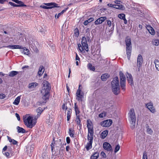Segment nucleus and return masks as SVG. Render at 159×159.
Listing matches in <instances>:
<instances>
[{
  "instance_id": "f257e3e1",
  "label": "nucleus",
  "mask_w": 159,
  "mask_h": 159,
  "mask_svg": "<svg viewBox=\"0 0 159 159\" xmlns=\"http://www.w3.org/2000/svg\"><path fill=\"white\" fill-rule=\"evenodd\" d=\"M51 87L50 83L47 81H44L43 83V88L41 92L43 95L42 98L44 100L43 102L40 101L41 104L46 102V100L48 99L50 96V91Z\"/></svg>"
},
{
  "instance_id": "f03ea898",
  "label": "nucleus",
  "mask_w": 159,
  "mask_h": 159,
  "mask_svg": "<svg viewBox=\"0 0 159 159\" xmlns=\"http://www.w3.org/2000/svg\"><path fill=\"white\" fill-rule=\"evenodd\" d=\"M112 89L113 93L118 95L120 93V85L119 81L117 77H115L111 83Z\"/></svg>"
},
{
  "instance_id": "7ed1b4c3",
  "label": "nucleus",
  "mask_w": 159,
  "mask_h": 159,
  "mask_svg": "<svg viewBox=\"0 0 159 159\" xmlns=\"http://www.w3.org/2000/svg\"><path fill=\"white\" fill-rule=\"evenodd\" d=\"M24 122L26 126L29 128H32L35 124V123L33 122V118L27 114L23 117Z\"/></svg>"
},
{
  "instance_id": "20e7f679",
  "label": "nucleus",
  "mask_w": 159,
  "mask_h": 159,
  "mask_svg": "<svg viewBox=\"0 0 159 159\" xmlns=\"http://www.w3.org/2000/svg\"><path fill=\"white\" fill-rule=\"evenodd\" d=\"M7 48H11L12 49H23V52L25 55H28L30 53V52L25 47H23L22 46L18 45H10L7 46H4Z\"/></svg>"
},
{
  "instance_id": "39448f33",
  "label": "nucleus",
  "mask_w": 159,
  "mask_h": 159,
  "mask_svg": "<svg viewBox=\"0 0 159 159\" xmlns=\"http://www.w3.org/2000/svg\"><path fill=\"white\" fill-rule=\"evenodd\" d=\"M120 86L122 89L125 90V77L122 72H120Z\"/></svg>"
},
{
  "instance_id": "423d86ee",
  "label": "nucleus",
  "mask_w": 159,
  "mask_h": 159,
  "mask_svg": "<svg viewBox=\"0 0 159 159\" xmlns=\"http://www.w3.org/2000/svg\"><path fill=\"white\" fill-rule=\"evenodd\" d=\"M47 6L44 5H41L40 7L44 9H51L54 7H59L57 6V4L55 2H51L45 3Z\"/></svg>"
},
{
  "instance_id": "0eeeda50",
  "label": "nucleus",
  "mask_w": 159,
  "mask_h": 159,
  "mask_svg": "<svg viewBox=\"0 0 159 159\" xmlns=\"http://www.w3.org/2000/svg\"><path fill=\"white\" fill-rule=\"evenodd\" d=\"M80 85H79V89L77 90L76 92V99L78 101H80L82 102L83 101L82 99L84 98V93L81 91V90L80 89Z\"/></svg>"
},
{
  "instance_id": "6e6552de",
  "label": "nucleus",
  "mask_w": 159,
  "mask_h": 159,
  "mask_svg": "<svg viewBox=\"0 0 159 159\" xmlns=\"http://www.w3.org/2000/svg\"><path fill=\"white\" fill-rule=\"evenodd\" d=\"M93 136V135H89V134H88V140L89 141V142L88 143L87 145L86 146V148L87 150H89L92 147Z\"/></svg>"
},
{
  "instance_id": "1a4fd4ad",
  "label": "nucleus",
  "mask_w": 159,
  "mask_h": 159,
  "mask_svg": "<svg viewBox=\"0 0 159 159\" xmlns=\"http://www.w3.org/2000/svg\"><path fill=\"white\" fill-rule=\"evenodd\" d=\"M129 120L130 121H136V116L134 110L131 109L130 110L129 113Z\"/></svg>"
},
{
  "instance_id": "9d476101",
  "label": "nucleus",
  "mask_w": 159,
  "mask_h": 159,
  "mask_svg": "<svg viewBox=\"0 0 159 159\" xmlns=\"http://www.w3.org/2000/svg\"><path fill=\"white\" fill-rule=\"evenodd\" d=\"M92 122L90 120H88L87 122V127L88 129V134L89 135H93V126L91 125Z\"/></svg>"
},
{
  "instance_id": "9b49d317",
  "label": "nucleus",
  "mask_w": 159,
  "mask_h": 159,
  "mask_svg": "<svg viewBox=\"0 0 159 159\" xmlns=\"http://www.w3.org/2000/svg\"><path fill=\"white\" fill-rule=\"evenodd\" d=\"M112 123V120L111 119H109L107 120L101 122L100 124L103 127H109L111 125Z\"/></svg>"
},
{
  "instance_id": "f8f14e48",
  "label": "nucleus",
  "mask_w": 159,
  "mask_h": 159,
  "mask_svg": "<svg viewBox=\"0 0 159 159\" xmlns=\"http://www.w3.org/2000/svg\"><path fill=\"white\" fill-rule=\"evenodd\" d=\"M82 46L84 49L87 52L89 51L88 45L87 43L86 38L85 37H83L82 38L81 41Z\"/></svg>"
},
{
  "instance_id": "ddd939ff",
  "label": "nucleus",
  "mask_w": 159,
  "mask_h": 159,
  "mask_svg": "<svg viewBox=\"0 0 159 159\" xmlns=\"http://www.w3.org/2000/svg\"><path fill=\"white\" fill-rule=\"evenodd\" d=\"M103 148L107 151L112 152L113 150L111 146L108 143L105 142L103 143Z\"/></svg>"
},
{
  "instance_id": "4468645a",
  "label": "nucleus",
  "mask_w": 159,
  "mask_h": 159,
  "mask_svg": "<svg viewBox=\"0 0 159 159\" xmlns=\"http://www.w3.org/2000/svg\"><path fill=\"white\" fill-rule=\"evenodd\" d=\"M125 42L126 45V49L132 48L131 40L129 37L127 36L126 37Z\"/></svg>"
},
{
  "instance_id": "2eb2a0df",
  "label": "nucleus",
  "mask_w": 159,
  "mask_h": 159,
  "mask_svg": "<svg viewBox=\"0 0 159 159\" xmlns=\"http://www.w3.org/2000/svg\"><path fill=\"white\" fill-rule=\"evenodd\" d=\"M107 19L106 17H102L97 19L94 22L95 25H98L102 24Z\"/></svg>"
},
{
  "instance_id": "dca6fc26",
  "label": "nucleus",
  "mask_w": 159,
  "mask_h": 159,
  "mask_svg": "<svg viewBox=\"0 0 159 159\" xmlns=\"http://www.w3.org/2000/svg\"><path fill=\"white\" fill-rule=\"evenodd\" d=\"M126 76L127 79V80L129 82V83L131 85L133 84V81L132 77L131 75L128 73L126 74Z\"/></svg>"
},
{
  "instance_id": "f3484780",
  "label": "nucleus",
  "mask_w": 159,
  "mask_h": 159,
  "mask_svg": "<svg viewBox=\"0 0 159 159\" xmlns=\"http://www.w3.org/2000/svg\"><path fill=\"white\" fill-rule=\"evenodd\" d=\"M146 28L148 31L149 33L152 35H154L155 34V31L153 28L150 25H147L146 26Z\"/></svg>"
},
{
  "instance_id": "a211bd4d",
  "label": "nucleus",
  "mask_w": 159,
  "mask_h": 159,
  "mask_svg": "<svg viewBox=\"0 0 159 159\" xmlns=\"http://www.w3.org/2000/svg\"><path fill=\"white\" fill-rule=\"evenodd\" d=\"M143 59L141 55L139 54L137 58V64L138 66L140 67L142 65L143 63Z\"/></svg>"
},
{
  "instance_id": "6ab92c4d",
  "label": "nucleus",
  "mask_w": 159,
  "mask_h": 159,
  "mask_svg": "<svg viewBox=\"0 0 159 159\" xmlns=\"http://www.w3.org/2000/svg\"><path fill=\"white\" fill-rule=\"evenodd\" d=\"M12 1L16 2L17 4V7H26V5L24 4V3L18 0H11Z\"/></svg>"
},
{
  "instance_id": "aec40b11",
  "label": "nucleus",
  "mask_w": 159,
  "mask_h": 159,
  "mask_svg": "<svg viewBox=\"0 0 159 159\" xmlns=\"http://www.w3.org/2000/svg\"><path fill=\"white\" fill-rule=\"evenodd\" d=\"M147 107L152 112L154 113L155 111V109H154L153 104L151 103H149L147 104Z\"/></svg>"
},
{
  "instance_id": "412c9836",
  "label": "nucleus",
  "mask_w": 159,
  "mask_h": 159,
  "mask_svg": "<svg viewBox=\"0 0 159 159\" xmlns=\"http://www.w3.org/2000/svg\"><path fill=\"white\" fill-rule=\"evenodd\" d=\"M110 77V75L107 73L102 74L101 76V79L103 81H105Z\"/></svg>"
},
{
  "instance_id": "4be33fe9",
  "label": "nucleus",
  "mask_w": 159,
  "mask_h": 159,
  "mask_svg": "<svg viewBox=\"0 0 159 159\" xmlns=\"http://www.w3.org/2000/svg\"><path fill=\"white\" fill-rule=\"evenodd\" d=\"M114 3H115V4H115V5H117L119 6L120 5H121L122 6V7H120L119 8H116V9H122V10L124 9V7L121 4L122 3L120 1H115L114 2Z\"/></svg>"
},
{
  "instance_id": "5701e85b",
  "label": "nucleus",
  "mask_w": 159,
  "mask_h": 159,
  "mask_svg": "<svg viewBox=\"0 0 159 159\" xmlns=\"http://www.w3.org/2000/svg\"><path fill=\"white\" fill-rule=\"evenodd\" d=\"M18 74H21V72L15 71H13L11 72L10 73L9 75L10 76L13 77V76H14L17 75Z\"/></svg>"
},
{
  "instance_id": "b1692460",
  "label": "nucleus",
  "mask_w": 159,
  "mask_h": 159,
  "mask_svg": "<svg viewBox=\"0 0 159 159\" xmlns=\"http://www.w3.org/2000/svg\"><path fill=\"white\" fill-rule=\"evenodd\" d=\"M66 113L67 120L69 121L70 118V117L71 114V108H69L68 110H67Z\"/></svg>"
},
{
  "instance_id": "393cba45",
  "label": "nucleus",
  "mask_w": 159,
  "mask_h": 159,
  "mask_svg": "<svg viewBox=\"0 0 159 159\" xmlns=\"http://www.w3.org/2000/svg\"><path fill=\"white\" fill-rule=\"evenodd\" d=\"M132 48H127L126 49V52L127 57L128 60L130 59L131 52Z\"/></svg>"
},
{
  "instance_id": "a878e982",
  "label": "nucleus",
  "mask_w": 159,
  "mask_h": 159,
  "mask_svg": "<svg viewBox=\"0 0 159 159\" xmlns=\"http://www.w3.org/2000/svg\"><path fill=\"white\" fill-rule=\"evenodd\" d=\"M17 131L19 133H24L26 132L25 130L23 128L20 127L19 126H17Z\"/></svg>"
},
{
  "instance_id": "bb28decb",
  "label": "nucleus",
  "mask_w": 159,
  "mask_h": 159,
  "mask_svg": "<svg viewBox=\"0 0 159 159\" xmlns=\"http://www.w3.org/2000/svg\"><path fill=\"white\" fill-rule=\"evenodd\" d=\"M99 153L96 152L93 154L91 157V159H97L98 158L99 156Z\"/></svg>"
},
{
  "instance_id": "cd10ccee",
  "label": "nucleus",
  "mask_w": 159,
  "mask_h": 159,
  "mask_svg": "<svg viewBox=\"0 0 159 159\" xmlns=\"http://www.w3.org/2000/svg\"><path fill=\"white\" fill-rule=\"evenodd\" d=\"M108 131L105 130L103 131L101 134V137L102 139H104L107 135Z\"/></svg>"
},
{
  "instance_id": "c85d7f7f",
  "label": "nucleus",
  "mask_w": 159,
  "mask_h": 159,
  "mask_svg": "<svg viewBox=\"0 0 159 159\" xmlns=\"http://www.w3.org/2000/svg\"><path fill=\"white\" fill-rule=\"evenodd\" d=\"M43 69V67L42 66H41L39 68L38 74L40 76H41L43 74L44 72V70H43V71H42Z\"/></svg>"
},
{
  "instance_id": "c756f323",
  "label": "nucleus",
  "mask_w": 159,
  "mask_h": 159,
  "mask_svg": "<svg viewBox=\"0 0 159 159\" xmlns=\"http://www.w3.org/2000/svg\"><path fill=\"white\" fill-rule=\"evenodd\" d=\"M155 66L156 69L158 70H159V60L157 59H156L154 61Z\"/></svg>"
},
{
  "instance_id": "7c9ffc66",
  "label": "nucleus",
  "mask_w": 159,
  "mask_h": 159,
  "mask_svg": "<svg viewBox=\"0 0 159 159\" xmlns=\"http://www.w3.org/2000/svg\"><path fill=\"white\" fill-rule=\"evenodd\" d=\"M8 139L10 142H11L13 144H17V142L13 139H11L8 136H7Z\"/></svg>"
},
{
  "instance_id": "2f4dec72",
  "label": "nucleus",
  "mask_w": 159,
  "mask_h": 159,
  "mask_svg": "<svg viewBox=\"0 0 159 159\" xmlns=\"http://www.w3.org/2000/svg\"><path fill=\"white\" fill-rule=\"evenodd\" d=\"M38 85V84L36 83H32L29 84V88H32L36 87Z\"/></svg>"
},
{
  "instance_id": "473e14b6",
  "label": "nucleus",
  "mask_w": 159,
  "mask_h": 159,
  "mask_svg": "<svg viewBox=\"0 0 159 159\" xmlns=\"http://www.w3.org/2000/svg\"><path fill=\"white\" fill-rule=\"evenodd\" d=\"M107 6L110 7H113L115 8H120V5L119 6L117 5H115V4H111L110 3H109L107 4ZM120 7H122L121 5H120Z\"/></svg>"
},
{
  "instance_id": "72a5a7b5",
  "label": "nucleus",
  "mask_w": 159,
  "mask_h": 159,
  "mask_svg": "<svg viewBox=\"0 0 159 159\" xmlns=\"http://www.w3.org/2000/svg\"><path fill=\"white\" fill-rule=\"evenodd\" d=\"M20 97L19 96L18 97L15 99V101L13 102V103L14 104L17 105L20 102Z\"/></svg>"
},
{
  "instance_id": "f704fd0d",
  "label": "nucleus",
  "mask_w": 159,
  "mask_h": 159,
  "mask_svg": "<svg viewBox=\"0 0 159 159\" xmlns=\"http://www.w3.org/2000/svg\"><path fill=\"white\" fill-rule=\"evenodd\" d=\"M75 113L76 115V116H77V114H79L80 113L78 107V106L76 105V103H75Z\"/></svg>"
},
{
  "instance_id": "c9c22d12",
  "label": "nucleus",
  "mask_w": 159,
  "mask_h": 159,
  "mask_svg": "<svg viewBox=\"0 0 159 159\" xmlns=\"http://www.w3.org/2000/svg\"><path fill=\"white\" fill-rule=\"evenodd\" d=\"M152 42L153 45L157 46L159 44V40L158 39H155Z\"/></svg>"
},
{
  "instance_id": "e433bc0d",
  "label": "nucleus",
  "mask_w": 159,
  "mask_h": 159,
  "mask_svg": "<svg viewBox=\"0 0 159 159\" xmlns=\"http://www.w3.org/2000/svg\"><path fill=\"white\" fill-rule=\"evenodd\" d=\"M129 121L131 124L130 127L132 129H134L135 127L136 121Z\"/></svg>"
},
{
  "instance_id": "4c0bfd02",
  "label": "nucleus",
  "mask_w": 159,
  "mask_h": 159,
  "mask_svg": "<svg viewBox=\"0 0 159 159\" xmlns=\"http://www.w3.org/2000/svg\"><path fill=\"white\" fill-rule=\"evenodd\" d=\"M37 111L38 113V116H39L40 114H41L42 112L43 111V110H42V108L41 107H39L37 109Z\"/></svg>"
},
{
  "instance_id": "58836bf2",
  "label": "nucleus",
  "mask_w": 159,
  "mask_h": 159,
  "mask_svg": "<svg viewBox=\"0 0 159 159\" xmlns=\"http://www.w3.org/2000/svg\"><path fill=\"white\" fill-rule=\"evenodd\" d=\"M75 121L77 122V124L78 125H80V126H81V125L80 124V116H77L76 118V119Z\"/></svg>"
},
{
  "instance_id": "ea45409f",
  "label": "nucleus",
  "mask_w": 159,
  "mask_h": 159,
  "mask_svg": "<svg viewBox=\"0 0 159 159\" xmlns=\"http://www.w3.org/2000/svg\"><path fill=\"white\" fill-rule=\"evenodd\" d=\"M118 17L121 19H123L125 18V15L124 14H120L118 15Z\"/></svg>"
},
{
  "instance_id": "a19ab883",
  "label": "nucleus",
  "mask_w": 159,
  "mask_h": 159,
  "mask_svg": "<svg viewBox=\"0 0 159 159\" xmlns=\"http://www.w3.org/2000/svg\"><path fill=\"white\" fill-rule=\"evenodd\" d=\"M74 34L76 36H78L79 34V32L78 29L76 28L75 30Z\"/></svg>"
},
{
  "instance_id": "79ce46f5",
  "label": "nucleus",
  "mask_w": 159,
  "mask_h": 159,
  "mask_svg": "<svg viewBox=\"0 0 159 159\" xmlns=\"http://www.w3.org/2000/svg\"><path fill=\"white\" fill-rule=\"evenodd\" d=\"M88 66L90 70L93 71L95 70L94 67L92 66V65L90 63H89L88 65Z\"/></svg>"
},
{
  "instance_id": "37998d69",
  "label": "nucleus",
  "mask_w": 159,
  "mask_h": 159,
  "mask_svg": "<svg viewBox=\"0 0 159 159\" xmlns=\"http://www.w3.org/2000/svg\"><path fill=\"white\" fill-rule=\"evenodd\" d=\"M65 11H62L60 13H59L57 16V14H56L55 16V17L56 19L58 18L59 16L62 15L64 13Z\"/></svg>"
},
{
  "instance_id": "c03bdc74",
  "label": "nucleus",
  "mask_w": 159,
  "mask_h": 159,
  "mask_svg": "<svg viewBox=\"0 0 159 159\" xmlns=\"http://www.w3.org/2000/svg\"><path fill=\"white\" fill-rule=\"evenodd\" d=\"M120 148V146L119 144L116 145L115 149L114 152L116 153L119 150Z\"/></svg>"
},
{
  "instance_id": "a18cd8bd",
  "label": "nucleus",
  "mask_w": 159,
  "mask_h": 159,
  "mask_svg": "<svg viewBox=\"0 0 159 159\" xmlns=\"http://www.w3.org/2000/svg\"><path fill=\"white\" fill-rule=\"evenodd\" d=\"M106 115V112H103L102 113L99 115V117L100 118H103L104 117H105Z\"/></svg>"
},
{
  "instance_id": "49530a36",
  "label": "nucleus",
  "mask_w": 159,
  "mask_h": 159,
  "mask_svg": "<svg viewBox=\"0 0 159 159\" xmlns=\"http://www.w3.org/2000/svg\"><path fill=\"white\" fill-rule=\"evenodd\" d=\"M147 132L149 134H151L152 132V129H150V128H147Z\"/></svg>"
},
{
  "instance_id": "de8ad7c7",
  "label": "nucleus",
  "mask_w": 159,
  "mask_h": 159,
  "mask_svg": "<svg viewBox=\"0 0 159 159\" xmlns=\"http://www.w3.org/2000/svg\"><path fill=\"white\" fill-rule=\"evenodd\" d=\"M101 155L104 158H106L107 157L106 154L103 151L101 152Z\"/></svg>"
},
{
  "instance_id": "09e8293b",
  "label": "nucleus",
  "mask_w": 159,
  "mask_h": 159,
  "mask_svg": "<svg viewBox=\"0 0 159 159\" xmlns=\"http://www.w3.org/2000/svg\"><path fill=\"white\" fill-rule=\"evenodd\" d=\"M143 159H148L147 156V154L146 152H143Z\"/></svg>"
},
{
  "instance_id": "8fccbe9b",
  "label": "nucleus",
  "mask_w": 159,
  "mask_h": 159,
  "mask_svg": "<svg viewBox=\"0 0 159 159\" xmlns=\"http://www.w3.org/2000/svg\"><path fill=\"white\" fill-rule=\"evenodd\" d=\"M9 4H10L11 6H12L14 7H17V4H15L14 3H13L11 2H9Z\"/></svg>"
},
{
  "instance_id": "3c124183",
  "label": "nucleus",
  "mask_w": 159,
  "mask_h": 159,
  "mask_svg": "<svg viewBox=\"0 0 159 159\" xmlns=\"http://www.w3.org/2000/svg\"><path fill=\"white\" fill-rule=\"evenodd\" d=\"M69 134L70 137H73L74 134L71 131V130L70 129H69Z\"/></svg>"
},
{
  "instance_id": "603ef678",
  "label": "nucleus",
  "mask_w": 159,
  "mask_h": 159,
  "mask_svg": "<svg viewBox=\"0 0 159 159\" xmlns=\"http://www.w3.org/2000/svg\"><path fill=\"white\" fill-rule=\"evenodd\" d=\"M5 97V95L4 94H0V99H3Z\"/></svg>"
},
{
  "instance_id": "864d4df0",
  "label": "nucleus",
  "mask_w": 159,
  "mask_h": 159,
  "mask_svg": "<svg viewBox=\"0 0 159 159\" xmlns=\"http://www.w3.org/2000/svg\"><path fill=\"white\" fill-rule=\"evenodd\" d=\"M94 20V19L93 18H90L89 19L87 20L88 21V22L89 23H90L92 21H93Z\"/></svg>"
},
{
  "instance_id": "5fc2aeb1",
  "label": "nucleus",
  "mask_w": 159,
  "mask_h": 159,
  "mask_svg": "<svg viewBox=\"0 0 159 159\" xmlns=\"http://www.w3.org/2000/svg\"><path fill=\"white\" fill-rule=\"evenodd\" d=\"M15 115H16V117L17 118V120H20V117L19 115L18 114H17V113H16L15 114Z\"/></svg>"
},
{
  "instance_id": "6e6d98bb",
  "label": "nucleus",
  "mask_w": 159,
  "mask_h": 159,
  "mask_svg": "<svg viewBox=\"0 0 159 159\" xmlns=\"http://www.w3.org/2000/svg\"><path fill=\"white\" fill-rule=\"evenodd\" d=\"M66 141L67 143H69L70 142V139L69 137H67L66 138Z\"/></svg>"
},
{
  "instance_id": "4d7b16f0",
  "label": "nucleus",
  "mask_w": 159,
  "mask_h": 159,
  "mask_svg": "<svg viewBox=\"0 0 159 159\" xmlns=\"http://www.w3.org/2000/svg\"><path fill=\"white\" fill-rule=\"evenodd\" d=\"M107 24L108 25L109 27H111V22L110 20H107Z\"/></svg>"
},
{
  "instance_id": "13d9d810",
  "label": "nucleus",
  "mask_w": 159,
  "mask_h": 159,
  "mask_svg": "<svg viewBox=\"0 0 159 159\" xmlns=\"http://www.w3.org/2000/svg\"><path fill=\"white\" fill-rule=\"evenodd\" d=\"M6 2H7V0H0V3L1 4H3Z\"/></svg>"
},
{
  "instance_id": "bf43d9fd",
  "label": "nucleus",
  "mask_w": 159,
  "mask_h": 159,
  "mask_svg": "<svg viewBox=\"0 0 159 159\" xmlns=\"http://www.w3.org/2000/svg\"><path fill=\"white\" fill-rule=\"evenodd\" d=\"M89 23L88 22V21L87 20H86L84 21V25H87Z\"/></svg>"
},
{
  "instance_id": "052dcab7",
  "label": "nucleus",
  "mask_w": 159,
  "mask_h": 159,
  "mask_svg": "<svg viewBox=\"0 0 159 159\" xmlns=\"http://www.w3.org/2000/svg\"><path fill=\"white\" fill-rule=\"evenodd\" d=\"M76 60H80V58L78 57L77 54L76 53V56L75 58Z\"/></svg>"
},
{
  "instance_id": "680f3d73",
  "label": "nucleus",
  "mask_w": 159,
  "mask_h": 159,
  "mask_svg": "<svg viewBox=\"0 0 159 159\" xmlns=\"http://www.w3.org/2000/svg\"><path fill=\"white\" fill-rule=\"evenodd\" d=\"M83 47H81V48H79V50H80V52H82L84 50V49L83 48Z\"/></svg>"
},
{
  "instance_id": "e2e57ef3",
  "label": "nucleus",
  "mask_w": 159,
  "mask_h": 159,
  "mask_svg": "<svg viewBox=\"0 0 159 159\" xmlns=\"http://www.w3.org/2000/svg\"><path fill=\"white\" fill-rule=\"evenodd\" d=\"M65 105H66L65 103H64L62 106V109H63L64 110L65 109V108L66 106Z\"/></svg>"
},
{
  "instance_id": "0e129e2a",
  "label": "nucleus",
  "mask_w": 159,
  "mask_h": 159,
  "mask_svg": "<svg viewBox=\"0 0 159 159\" xmlns=\"http://www.w3.org/2000/svg\"><path fill=\"white\" fill-rule=\"evenodd\" d=\"M7 148V146H6L4 147L3 148V151H6Z\"/></svg>"
},
{
  "instance_id": "69168bd1",
  "label": "nucleus",
  "mask_w": 159,
  "mask_h": 159,
  "mask_svg": "<svg viewBox=\"0 0 159 159\" xmlns=\"http://www.w3.org/2000/svg\"><path fill=\"white\" fill-rule=\"evenodd\" d=\"M87 39L88 42H90L91 40L90 39V37H87Z\"/></svg>"
},
{
  "instance_id": "338daca9",
  "label": "nucleus",
  "mask_w": 159,
  "mask_h": 159,
  "mask_svg": "<svg viewBox=\"0 0 159 159\" xmlns=\"http://www.w3.org/2000/svg\"><path fill=\"white\" fill-rule=\"evenodd\" d=\"M5 154L7 157H8L9 155V153L8 152H5Z\"/></svg>"
},
{
  "instance_id": "774afa93",
  "label": "nucleus",
  "mask_w": 159,
  "mask_h": 159,
  "mask_svg": "<svg viewBox=\"0 0 159 159\" xmlns=\"http://www.w3.org/2000/svg\"><path fill=\"white\" fill-rule=\"evenodd\" d=\"M69 148H70V147H69V146H67L66 147V149L67 151H69Z\"/></svg>"
}]
</instances>
